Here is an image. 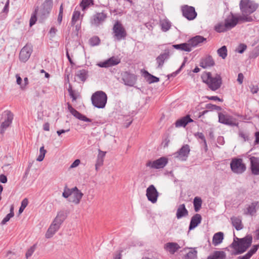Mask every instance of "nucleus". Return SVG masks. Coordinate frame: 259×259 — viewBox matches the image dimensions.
Wrapping results in <instances>:
<instances>
[{
  "mask_svg": "<svg viewBox=\"0 0 259 259\" xmlns=\"http://www.w3.org/2000/svg\"><path fill=\"white\" fill-rule=\"evenodd\" d=\"M201 78L203 82L206 83L208 88L213 91L219 89L222 83V78L220 75L218 74L214 76H212L210 72H205L202 74Z\"/></svg>",
  "mask_w": 259,
  "mask_h": 259,
  "instance_id": "obj_1",
  "label": "nucleus"
},
{
  "mask_svg": "<svg viewBox=\"0 0 259 259\" xmlns=\"http://www.w3.org/2000/svg\"><path fill=\"white\" fill-rule=\"evenodd\" d=\"M258 8V4L251 0H244V22H252L255 19L253 13Z\"/></svg>",
  "mask_w": 259,
  "mask_h": 259,
  "instance_id": "obj_2",
  "label": "nucleus"
},
{
  "mask_svg": "<svg viewBox=\"0 0 259 259\" xmlns=\"http://www.w3.org/2000/svg\"><path fill=\"white\" fill-rule=\"evenodd\" d=\"M92 103L98 108H104L107 101V96L102 91H97L91 97Z\"/></svg>",
  "mask_w": 259,
  "mask_h": 259,
  "instance_id": "obj_3",
  "label": "nucleus"
},
{
  "mask_svg": "<svg viewBox=\"0 0 259 259\" xmlns=\"http://www.w3.org/2000/svg\"><path fill=\"white\" fill-rule=\"evenodd\" d=\"M232 249L231 254L237 255L243 253V238L234 237L233 242L226 249Z\"/></svg>",
  "mask_w": 259,
  "mask_h": 259,
  "instance_id": "obj_4",
  "label": "nucleus"
},
{
  "mask_svg": "<svg viewBox=\"0 0 259 259\" xmlns=\"http://www.w3.org/2000/svg\"><path fill=\"white\" fill-rule=\"evenodd\" d=\"M113 33L114 37L118 41L124 39L126 36L125 29L119 21L116 22L114 24L113 27Z\"/></svg>",
  "mask_w": 259,
  "mask_h": 259,
  "instance_id": "obj_5",
  "label": "nucleus"
},
{
  "mask_svg": "<svg viewBox=\"0 0 259 259\" xmlns=\"http://www.w3.org/2000/svg\"><path fill=\"white\" fill-rule=\"evenodd\" d=\"M181 11L183 16L188 20H194L197 15L195 8L192 6L184 5L181 7Z\"/></svg>",
  "mask_w": 259,
  "mask_h": 259,
  "instance_id": "obj_6",
  "label": "nucleus"
},
{
  "mask_svg": "<svg viewBox=\"0 0 259 259\" xmlns=\"http://www.w3.org/2000/svg\"><path fill=\"white\" fill-rule=\"evenodd\" d=\"M167 162V158L165 157H162L154 161H148L146 165L151 168L160 169L163 168Z\"/></svg>",
  "mask_w": 259,
  "mask_h": 259,
  "instance_id": "obj_7",
  "label": "nucleus"
},
{
  "mask_svg": "<svg viewBox=\"0 0 259 259\" xmlns=\"http://www.w3.org/2000/svg\"><path fill=\"white\" fill-rule=\"evenodd\" d=\"M3 116L5 118V120L1 125V134L2 135L12 123L13 119V114L10 111L7 110L3 113Z\"/></svg>",
  "mask_w": 259,
  "mask_h": 259,
  "instance_id": "obj_8",
  "label": "nucleus"
},
{
  "mask_svg": "<svg viewBox=\"0 0 259 259\" xmlns=\"http://www.w3.org/2000/svg\"><path fill=\"white\" fill-rule=\"evenodd\" d=\"M231 170L235 174H240L243 172V160L241 158H233L230 162Z\"/></svg>",
  "mask_w": 259,
  "mask_h": 259,
  "instance_id": "obj_9",
  "label": "nucleus"
},
{
  "mask_svg": "<svg viewBox=\"0 0 259 259\" xmlns=\"http://www.w3.org/2000/svg\"><path fill=\"white\" fill-rule=\"evenodd\" d=\"M32 52V47L30 44H26L21 50L19 59L21 62H26L30 58Z\"/></svg>",
  "mask_w": 259,
  "mask_h": 259,
  "instance_id": "obj_10",
  "label": "nucleus"
},
{
  "mask_svg": "<svg viewBox=\"0 0 259 259\" xmlns=\"http://www.w3.org/2000/svg\"><path fill=\"white\" fill-rule=\"evenodd\" d=\"M189 146L187 144L183 145L178 151L174 153V157L181 161H186L190 153Z\"/></svg>",
  "mask_w": 259,
  "mask_h": 259,
  "instance_id": "obj_11",
  "label": "nucleus"
},
{
  "mask_svg": "<svg viewBox=\"0 0 259 259\" xmlns=\"http://www.w3.org/2000/svg\"><path fill=\"white\" fill-rule=\"evenodd\" d=\"M146 196L148 200L153 203L157 201L159 193L153 185H150L146 190Z\"/></svg>",
  "mask_w": 259,
  "mask_h": 259,
  "instance_id": "obj_12",
  "label": "nucleus"
},
{
  "mask_svg": "<svg viewBox=\"0 0 259 259\" xmlns=\"http://www.w3.org/2000/svg\"><path fill=\"white\" fill-rule=\"evenodd\" d=\"M219 121L220 123L231 126L237 125L238 124L235 118L227 114L223 113H219Z\"/></svg>",
  "mask_w": 259,
  "mask_h": 259,
  "instance_id": "obj_13",
  "label": "nucleus"
},
{
  "mask_svg": "<svg viewBox=\"0 0 259 259\" xmlns=\"http://www.w3.org/2000/svg\"><path fill=\"white\" fill-rule=\"evenodd\" d=\"M122 80L125 85L133 87L136 82L137 77L135 74L125 71L122 73Z\"/></svg>",
  "mask_w": 259,
  "mask_h": 259,
  "instance_id": "obj_14",
  "label": "nucleus"
},
{
  "mask_svg": "<svg viewBox=\"0 0 259 259\" xmlns=\"http://www.w3.org/2000/svg\"><path fill=\"white\" fill-rule=\"evenodd\" d=\"M259 208V203L258 201H254L249 204L246 205V208L244 209V213L251 217L255 216L256 213Z\"/></svg>",
  "mask_w": 259,
  "mask_h": 259,
  "instance_id": "obj_15",
  "label": "nucleus"
},
{
  "mask_svg": "<svg viewBox=\"0 0 259 259\" xmlns=\"http://www.w3.org/2000/svg\"><path fill=\"white\" fill-rule=\"evenodd\" d=\"M107 17V14L104 11L101 13H97L93 16L91 23L98 26L105 21Z\"/></svg>",
  "mask_w": 259,
  "mask_h": 259,
  "instance_id": "obj_16",
  "label": "nucleus"
},
{
  "mask_svg": "<svg viewBox=\"0 0 259 259\" xmlns=\"http://www.w3.org/2000/svg\"><path fill=\"white\" fill-rule=\"evenodd\" d=\"M72 195L69 198L68 200L70 202L78 204L79 203L83 194L76 187L72 188Z\"/></svg>",
  "mask_w": 259,
  "mask_h": 259,
  "instance_id": "obj_17",
  "label": "nucleus"
},
{
  "mask_svg": "<svg viewBox=\"0 0 259 259\" xmlns=\"http://www.w3.org/2000/svg\"><path fill=\"white\" fill-rule=\"evenodd\" d=\"M67 108L69 112L71 113V114L73 115L74 117H75L76 118L85 122L92 121V120L91 119L88 118L85 115L81 114L76 109L73 108L71 105V104H70L69 103H67Z\"/></svg>",
  "mask_w": 259,
  "mask_h": 259,
  "instance_id": "obj_18",
  "label": "nucleus"
},
{
  "mask_svg": "<svg viewBox=\"0 0 259 259\" xmlns=\"http://www.w3.org/2000/svg\"><path fill=\"white\" fill-rule=\"evenodd\" d=\"M120 62V60L116 57H112L103 62L98 64L100 67H109L116 65Z\"/></svg>",
  "mask_w": 259,
  "mask_h": 259,
  "instance_id": "obj_19",
  "label": "nucleus"
},
{
  "mask_svg": "<svg viewBox=\"0 0 259 259\" xmlns=\"http://www.w3.org/2000/svg\"><path fill=\"white\" fill-rule=\"evenodd\" d=\"M206 40V38L200 35H196L190 39L188 42L189 45V48L192 49V48L195 47L199 44Z\"/></svg>",
  "mask_w": 259,
  "mask_h": 259,
  "instance_id": "obj_20",
  "label": "nucleus"
},
{
  "mask_svg": "<svg viewBox=\"0 0 259 259\" xmlns=\"http://www.w3.org/2000/svg\"><path fill=\"white\" fill-rule=\"evenodd\" d=\"M180 248V245L176 242H168L164 245V249L172 254H174Z\"/></svg>",
  "mask_w": 259,
  "mask_h": 259,
  "instance_id": "obj_21",
  "label": "nucleus"
},
{
  "mask_svg": "<svg viewBox=\"0 0 259 259\" xmlns=\"http://www.w3.org/2000/svg\"><path fill=\"white\" fill-rule=\"evenodd\" d=\"M193 119L190 118V115H187L177 120L175 122L176 127H185L189 123L192 122Z\"/></svg>",
  "mask_w": 259,
  "mask_h": 259,
  "instance_id": "obj_22",
  "label": "nucleus"
},
{
  "mask_svg": "<svg viewBox=\"0 0 259 259\" xmlns=\"http://www.w3.org/2000/svg\"><path fill=\"white\" fill-rule=\"evenodd\" d=\"M169 52L168 50H165V52L159 55L156 59L158 64V68H161L163 65L165 60L168 59Z\"/></svg>",
  "mask_w": 259,
  "mask_h": 259,
  "instance_id": "obj_23",
  "label": "nucleus"
},
{
  "mask_svg": "<svg viewBox=\"0 0 259 259\" xmlns=\"http://www.w3.org/2000/svg\"><path fill=\"white\" fill-rule=\"evenodd\" d=\"M202 217L200 214L196 213L191 218L189 230H191L196 227L201 222Z\"/></svg>",
  "mask_w": 259,
  "mask_h": 259,
  "instance_id": "obj_24",
  "label": "nucleus"
},
{
  "mask_svg": "<svg viewBox=\"0 0 259 259\" xmlns=\"http://www.w3.org/2000/svg\"><path fill=\"white\" fill-rule=\"evenodd\" d=\"M249 159L252 173L254 175H259V158L251 157Z\"/></svg>",
  "mask_w": 259,
  "mask_h": 259,
  "instance_id": "obj_25",
  "label": "nucleus"
},
{
  "mask_svg": "<svg viewBox=\"0 0 259 259\" xmlns=\"http://www.w3.org/2000/svg\"><path fill=\"white\" fill-rule=\"evenodd\" d=\"M188 211L186 209L184 204H180L177 210L176 217L178 219H180L183 217L188 215Z\"/></svg>",
  "mask_w": 259,
  "mask_h": 259,
  "instance_id": "obj_26",
  "label": "nucleus"
},
{
  "mask_svg": "<svg viewBox=\"0 0 259 259\" xmlns=\"http://www.w3.org/2000/svg\"><path fill=\"white\" fill-rule=\"evenodd\" d=\"M214 65V60L212 59V57L210 56H208L205 58L203 59L200 63V66L203 68L211 67Z\"/></svg>",
  "mask_w": 259,
  "mask_h": 259,
  "instance_id": "obj_27",
  "label": "nucleus"
},
{
  "mask_svg": "<svg viewBox=\"0 0 259 259\" xmlns=\"http://www.w3.org/2000/svg\"><path fill=\"white\" fill-rule=\"evenodd\" d=\"M66 214L63 211H60L58 212L57 216L54 220L53 223L58 225L59 226H61V225L63 223L64 221L66 218Z\"/></svg>",
  "mask_w": 259,
  "mask_h": 259,
  "instance_id": "obj_28",
  "label": "nucleus"
},
{
  "mask_svg": "<svg viewBox=\"0 0 259 259\" xmlns=\"http://www.w3.org/2000/svg\"><path fill=\"white\" fill-rule=\"evenodd\" d=\"M60 228L58 225L53 223L51 225L46 233L47 238H51Z\"/></svg>",
  "mask_w": 259,
  "mask_h": 259,
  "instance_id": "obj_29",
  "label": "nucleus"
},
{
  "mask_svg": "<svg viewBox=\"0 0 259 259\" xmlns=\"http://www.w3.org/2000/svg\"><path fill=\"white\" fill-rule=\"evenodd\" d=\"M225 23L227 28L229 30L234 27L237 24L238 19L232 15L230 17H228L225 19Z\"/></svg>",
  "mask_w": 259,
  "mask_h": 259,
  "instance_id": "obj_30",
  "label": "nucleus"
},
{
  "mask_svg": "<svg viewBox=\"0 0 259 259\" xmlns=\"http://www.w3.org/2000/svg\"><path fill=\"white\" fill-rule=\"evenodd\" d=\"M224 239V234L222 232L215 233L212 238V244L217 246L221 244Z\"/></svg>",
  "mask_w": 259,
  "mask_h": 259,
  "instance_id": "obj_31",
  "label": "nucleus"
},
{
  "mask_svg": "<svg viewBox=\"0 0 259 259\" xmlns=\"http://www.w3.org/2000/svg\"><path fill=\"white\" fill-rule=\"evenodd\" d=\"M226 254L223 251H215L211 254L209 255L207 259H226Z\"/></svg>",
  "mask_w": 259,
  "mask_h": 259,
  "instance_id": "obj_32",
  "label": "nucleus"
},
{
  "mask_svg": "<svg viewBox=\"0 0 259 259\" xmlns=\"http://www.w3.org/2000/svg\"><path fill=\"white\" fill-rule=\"evenodd\" d=\"M75 75L78 77L81 81L84 82L88 77V71L85 69L78 70L76 72Z\"/></svg>",
  "mask_w": 259,
  "mask_h": 259,
  "instance_id": "obj_33",
  "label": "nucleus"
},
{
  "mask_svg": "<svg viewBox=\"0 0 259 259\" xmlns=\"http://www.w3.org/2000/svg\"><path fill=\"white\" fill-rule=\"evenodd\" d=\"M172 47L177 50H180L186 52L191 51V48H189L188 43H182L180 44L174 45Z\"/></svg>",
  "mask_w": 259,
  "mask_h": 259,
  "instance_id": "obj_34",
  "label": "nucleus"
},
{
  "mask_svg": "<svg viewBox=\"0 0 259 259\" xmlns=\"http://www.w3.org/2000/svg\"><path fill=\"white\" fill-rule=\"evenodd\" d=\"M145 77H147V81L149 83L157 82L159 81V78L158 77H157L150 74L147 71H145Z\"/></svg>",
  "mask_w": 259,
  "mask_h": 259,
  "instance_id": "obj_35",
  "label": "nucleus"
},
{
  "mask_svg": "<svg viewBox=\"0 0 259 259\" xmlns=\"http://www.w3.org/2000/svg\"><path fill=\"white\" fill-rule=\"evenodd\" d=\"M252 241L251 235H247L244 237V252H245L250 246Z\"/></svg>",
  "mask_w": 259,
  "mask_h": 259,
  "instance_id": "obj_36",
  "label": "nucleus"
},
{
  "mask_svg": "<svg viewBox=\"0 0 259 259\" xmlns=\"http://www.w3.org/2000/svg\"><path fill=\"white\" fill-rule=\"evenodd\" d=\"M258 248L259 244L253 245L248 252L244 255V259H249L251 256L257 251Z\"/></svg>",
  "mask_w": 259,
  "mask_h": 259,
  "instance_id": "obj_37",
  "label": "nucleus"
},
{
  "mask_svg": "<svg viewBox=\"0 0 259 259\" xmlns=\"http://www.w3.org/2000/svg\"><path fill=\"white\" fill-rule=\"evenodd\" d=\"M233 226L237 230H240L242 229L241 220L237 217H232L231 218Z\"/></svg>",
  "mask_w": 259,
  "mask_h": 259,
  "instance_id": "obj_38",
  "label": "nucleus"
},
{
  "mask_svg": "<svg viewBox=\"0 0 259 259\" xmlns=\"http://www.w3.org/2000/svg\"><path fill=\"white\" fill-rule=\"evenodd\" d=\"M202 200L201 198L199 197H195L193 200V204H194V210L196 212H198L202 205Z\"/></svg>",
  "mask_w": 259,
  "mask_h": 259,
  "instance_id": "obj_39",
  "label": "nucleus"
},
{
  "mask_svg": "<svg viewBox=\"0 0 259 259\" xmlns=\"http://www.w3.org/2000/svg\"><path fill=\"white\" fill-rule=\"evenodd\" d=\"M218 55L222 59H225L227 56V49L226 46H223L217 50Z\"/></svg>",
  "mask_w": 259,
  "mask_h": 259,
  "instance_id": "obj_40",
  "label": "nucleus"
},
{
  "mask_svg": "<svg viewBox=\"0 0 259 259\" xmlns=\"http://www.w3.org/2000/svg\"><path fill=\"white\" fill-rule=\"evenodd\" d=\"M80 16V12L79 11H74L73 12L71 21V26H73L75 24L76 22L79 19Z\"/></svg>",
  "mask_w": 259,
  "mask_h": 259,
  "instance_id": "obj_41",
  "label": "nucleus"
},
{
  "mask_svg": "<svg viewBox=\"0 0 259 259\" xmlns=\"http://www.w3.org/2000/svg\"><path fill=\"white\" fill-rule=\"evenodd\" d=\"M161 29L163 31H167L171 27V23L167 20H163L161 21Z\"/></svg>",
  "mask_w": 259,
  "mask_h": 259,
  "instance_id": "obj_42",
  "label": "nucleus"
},
{
  "mask_svg": "<svg viewBox=\"0 0 259 259\" xmlns=\"http://www.w3.org/2000/svg\"><path fill=\"white\" fill-rule=\"evenodd\" d=\"M53 7V0H45L42 5V8L47 11V12H51Z\"/></svg>",
  "mask_w": 259,
  "mask_h": 259,
  "instance_id": "obj_43",
  "label": "nucleus"
},
{
  "mask_svg": "<svg viewBox=\"0 0 259 259\" xmlns=\"http://www.w3.org/2000/svg\"><path fill=\"white\" fill-rule=\"evenodd\" d=\"M214 28L215 31L218 32H224L228 30V28H227L225 23H222L217 24L215 26Z\"/></svg>",
  "mask_w": 259,
  "mask_h": 259,
  "instance_id": "obj_44",
  "label": "nucleus"
},
{
  "mask_svg": "<svg viewBox=\"0 0 259 259\" xmlns=\"http://www.w3.org/2000/svg\"><path fill=\"white\" fill-rule=\"evenodd\" d=\"M47 151L45 149L44 147L42 146L39 149V155L37 157L36 160L38 161H41L44 160V157L45 156V154L46 153Z\"/></svg>",
  "mask_w": 259,
  "mask_h": 259,
  "instance_id": "obj_45",
  "label": "nucleus"
},
{
  "mask_svg": "<svg viewBox=\"0 0 259 259\" xmlns=\"http://www.w3.org/2000/svg\"><path fill=\"white\" fill-rule=\"evenodd\" d=\"M38 9H35V11L33 13V14L31 15L30 21H29V25L30 26H32L33 25L37 20V13Z\"/></svg>",
  "mask_w": 259,
  "mask_h": 259,
  "instance_id": "obj_46",
  "label": "nucleus"
},
{
  "mask_svg": "<svg viewBox=\"0 0 259 259\" xmlns=\"http://www.w3.org/2000/svg\"><path fill=\"white\" fill-rule=\"evenodd\" d=\"M89 41L92 46H95L99 45L100 39L98 36H94L90 38Z\"/></svg>",
  "mask_w": 259,
  "mask_h": 259,
  "instance_id": "obj_47",
  "label": "nucleus"
},
{
  "mask_svg": "<svg viewBox=\"0 0 259 259\" xmlns=\"http://www.w3.org/2000/svg\"><path fill=\"white\" fill-rule=\"evenodd\" d=\"M206 108L210 110L220 111L222 110V108L220 106H218L210 103L207 104L206 105Z\"/></svg>",
  "mask_w": 259,
  "mask_h": 259,
  "instance_id": "obj_48",
  "label": "nucleus"
},
{
  "mask_svg": "<svg viewBox=\"0 0 259 259\" xmlns=\"http://www.w3.org/2000/svg\"><path fill=\"white\" fill-rule=\"evenodd\" d=\"M35 248H36V245L34 244L33 246H32L31 247H30L27 250V251L25 254V256H26V258H28L32 255V254L33 253V252L35 251Z\"/></svg>",
  "mask_w": 259,
  "mask_h": 259,
  "instance_id": "obj_49",
  "label": "nucleus"
},
{
  "mask_svg": "<svg viewBox=\"0 0 259 259\" xmlns=\"http://www.w3.org/2000/svg\"><path fill=\"white\" fill-rule=\"evenodd\" d=\"M197 253V251L195 249L191 250L186 254V257L189 259H196Z\"/></svg>",
  "mask_w": 259,
  "mask_h": 259,
  "instance_id": "obj_50",
  "label": "nucleus"
},
{
  "mask_svg": "<svg viewBox=\"0 0 259 259\" xmlns=\"http://www.w3.org/2000/svg\"><path fill=\"white\" fill-rule=\"evenodd\" d=\"M72 189H69L66 187L63 192L62 196L65 198H69L72 195Z\"/></svg>",
  "mask_w": 259,
  "mask_h": 259,
  "instance_id": "obj_51",
  "label": "nucleus"
},
{
  "mask_svg": "<svg viewBox=\"0 0 259 259\" xmlns=\"http://www.w3.org/2000/svg\"><path fill=\"white\" fill-rule=\"evenodd\" d=\"M93 0H82L80 3V6L82 7V10H84L91 4H93Z\"/></svg>",
  "mask_w": 259,
  "mask_h": 259,
  "instance_id": "obj_52",
  "label": "nucleus"
},
{
  "mask_svg": "<svg viewBox=\"0 0 259 259\" xmlns=\"http://www.w3.org/2000/svg\"><path fill=\"white\" fill-rule=\"evenodd\" d=\"M27 205H28V200L26 198H25L21 202V206L19 209V213H21L23 211V210H24V209L25 208V207L27 206Z\"/></svg>",
  "mask_w": 259,
  "mask_h": 259,
  "instance_id": "obj_53",
  "label": "nucleus"
},
{
  "mask_svg": "<svg viewBox=\"0 0 259 259\" xmlns=\"http://www.w3.org/2000/svg\"><path fill=\"white\" fill-rule=\"evenodd\" d=\"M50 13V12H47V11L46 10H45L44 8H42L40 10L39 15L40 18L42 20H44L48 17V16Z\"/></svg>",
  "mask_w": 259,
  "mask_h": 259,
  "instance_id": "obj_54",
  "label": "nucleus"
},
{
  "mask_svg": "<svg viewBox=\"0 0 259 259\" xmlns=\"http://www.w3.org/2000/svg\"><path fill=\"white\" fill-rule=\"evenodd\" d=\"M14 216H13L12 214V213H8L4 218V219L2 221L1 223V225H5L8 221H9V220H10L11 218H12V217H13Z\"/></svg>",
  "mask_w": 259,
  "mask_h": 259,
  "instance_id": "obj_55",
  "label": "nucleus"
},
{
  "mask_svg": "<svg viewBox=\"0 0 259 259\" xmlns=\"http://www.w3.org/2000/svg\"><path fill=\"white\" fill-rule=\"evenodd\" d=\"M70 97L72 98V101H76V100L77 99L78 97L79 96V94L78 92H77L75 91H74L73 92L70 93L69 94Z\"/></svg>",
  "mask_w": 259,
  "mask_h": 259,
  "instance_id": "obj_56",
  "label": "nucleus"
},
{
  "mask_svg": "<svg viewBox=\"0 0 259 259\" xmlns=\"http://www.w3.org/2000/svg\"><path fill=\"white\" fill-rule=\"evenodd\" d=\"M197 135L198 138L201 139L203 141L205 146L207 147L206 141L205 137H204V135L203 134V133L198 132L197 133Z\"/></svg>",
  "mask_w": 259,
  "mask_h": 259,
  "instance_id": "obj_57",
  "label": "nucleus"
},
{
  "mask_svg": "<svg viewBox=\"0 0 259 259\" xmlns=\"http://www.w3.org/2000/svg\"><path fill=\"white\" fill-rule=\"evenodd\" d=\"M103 163V159L100 157V155L98 156L97 160L95 166L96 167L101 166Z\"/></svg>",
  "mask_w": 259,
  "mask_h": 259,
  "instance_id": "obj_58",
  "label": "nucleus"
},
{
  "mask_svg": "<svg viewBox=\"0 0 259 259\" xmlns=\"http://www.w3.org/2000/svg\"><path fill=\"white\" fill-rule=\"evenodd\" d=\"M28 84V79L27 77H25L24 78V83L21 85L20 88L23 90H25L26 89V87L27 85Z\"/></svg>",
  "mask_w": 259,
  "mask_h": 259,
  "instance_id": "obj_59",
  "label": "nucleus"
},
{
  "mask_svg": "<svg viewBox=\"0 0 259 259\" xmlns=\"http://www.w3.org/2000/svg\"><path fill=\"white\" fill-rule=\"evenodd\" d=\"M80 163V161L79 159H76L70 165V168H74L77 167L79 163Z\"/></svg>",
  "mask_w": 259,
  "mask_h": 259,
  "instance_id": "obj_60",
  "label": "nucleus"
},
{
  "mask_svg": "<svg viewBox=\"0 0 259 259\" xmlns=\"http://www.w3.org/2000/svg\"><path fill=\"white\" fill-rule=\"evenodd\" d=\"M235 52L240 54L243 53V44H240L238 47L236 48Z\"/></svg>",
  "mask_w": 259,
  "mask_h": 259,
  "instance_id": "obj_61",
  "label": "nucleus"
},
{
  "mask_svg": "<svg viewBox=\"0 0 259 259\" xmlns=\"http://www.w3.org/2000/svg\"><path fill=\"white\" fill-rule=\"evenodd\" d=\"M7 178L5 175L3 174H1L0 175V182L2 183H6L7 182Z\"/></svg>",
  "mask_w": 259,
  "mask_h": 259,
  "instance_id": "obj_62",
  "label": "nucleus"
},
{
  "mask_svg": "<svg viewBox=\"0 0 259 259\" xmlns=\"http://www.w3.org/2000/svg\"><path fill=\"white\" fill-rule=\"evenodd\" d=\"M237 80L239 82V84L242 83V82H243V74L242 73H240L238 74Z\"/></svg>",
  "mask_w": 259,
  "mask_h": 259,
  "instance_id": "obj_63",
  "label": "nucleus"
},
{
  "mask_svg": "<svg viewBox=\"0 0 259 259\" xmlns=\"http://www.w3.org/2000/svg\"><path fill=\"white\" fill-rule=\"evenodd\" d=\"M16 77L17 83L21 86L22 84V78L18 74H17L16 75Z\"/></svg>",
  "mask_w": 259,
  "mask_h": 259,
  "instance_id": "obj_64",
  "label": "nucleus"
}]
</instances>
